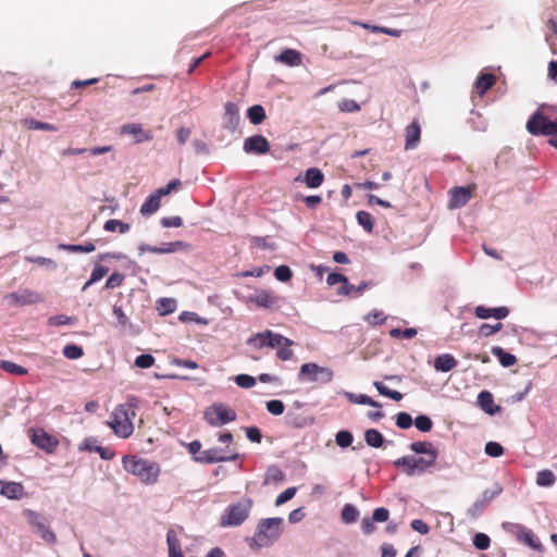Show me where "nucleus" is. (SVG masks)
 Returning <instances> with one entry per match:
<instances>
[{
    "instance_id": "nucleus-16",
    "label": "nucleus",
    "mask_w": 557,
    "mask_h": 557,
    "mask_svg": "<svg viewBox=\"0 0 557 557\" xmlns=\"http://www.w3.org/2000/svg\"><path fill=\"white\" fill-rule=\"evenodd\" d=\"M474 314L476 318L482 320H486L490 318L503 320L508 317L509 309L507 307L487 308L485 306H476L474 308Z\"/></svg>"
},
{
    "instance_id": "nucleus-42",
    "label": "nucleus",
    "mask_w": 557,
    "mask_h": 557,
    "mask_svg": "<svg viewBox=\"0 0 557 557\" xmlns=\"http://www.w3.org/2000/svg\"><path fill=\"white\" fill-rule=\"evenodd\" d=\"M77 322L75 317H70L66 314H55L48 319V324L51 326H63V325H73Z\"/></svg>"
},
{
    "instance_id": "nucleus-54",
    "label": "nucleus",
    "mask_w": 557,
    "mask_h": 557,
    "mask_svg": "<svg viewBox=\"0 0 557 557\" xmlns=\"http://www.w3.org/2000/svg\"><path fill=\"white\" fill-rule=\"evenodd\" d=\"M472 543L476 549L485 550L491 545V539L485 533H476L473 536Z\"/></svg>"
},
{
    "instance_id": "nucleus-50",
    "label": "nucleus",
    "mask_w": 557,
    "mask_h": 557,
    "mask_svg": "<svg viewBox=\"0 0 557 557\" xmlns=\"http://www.w3.org/2000/svg\"><path fill=\"white\" fill-rule=\"evenodd\" d=\"M62 352L64 357L71 360H76L84 355L83 348L76 344L65 345Z\"/></svg>"
},
{
    "instance_id": "nucleus-52",
    "label": "nucleus",
    "mask_w": 557,
    "mask_h": 557,
    "mask_svg": "<svg viewBox=\"0 0 557 557\" xmlns=\"http://www.w3.org/2000/svg\"><path fill=\"white\" fill-rule=\"evenodd\" d=\"M484 453L493 458L500 457L504 454V447L498 442H487L484 447Z\"/></svg>"
},
{
    "instance_id": "nucleus-18",
    "label": "nucleus",
    "mask_w": 557,
    "mask_h": 557,
    "mask_svg": "<svg viewBox=\"0 0 557 557\" xmlns=\"http://www.w3.org/2000/svg\"><path fill=\"white\" fill-rule=\"evenodd\" d=\"M421 127L418 121H412L405 131V149H416L420 143Z\"/></svg>"
},
{
    "instance_id": "nucleus-27",
    "label": "nucleus",
    "mask_w": 557,
    "mask_h": 557,
    "mask_svg": "<svg viewBox=\"0 0 557 557\" xmlns=\"http://www.w3.org/2000/svg\"><path fill=\"white\" fill-rule=\"evenodd\" d=\"M491 352H492L493 356H495L498 359L499 363L504 368H509V367H511V366L517 363L516 356L512 355L511 352L506 351L500 346H493L491 348Z\"/></svg>"
},
{
    "instance_id": "nucleus-53",
    "label": "nucleus",
    "mask_w": 557,
    "mask_h": 557,
    "mask_svg": "<svg viewBox=\"0 0 557 557\" xmlns=\"http://www.w3.org/2000/svg\"><path fill=\"white\" fill-rule=\"evenodd\" d=\"M274 276L277 281L285 283L292 278L293 272L288 265L281 264L275 268Z\"/></svg>"
},
{
    "instance_id": "nucleus-4",
    "label": "nucleus",
    "mask_w": 557,
    "mask_h": 557,
    "mask_svg": "<svg viewBox=\"0 0 557 557\" xmlns=\"http://www.w3.org/2000/svg\"><path fill=\"white\" fill-rule=\"evenodd\" d=\"M253 502L249 497H244L236 503L230 504L220 518V527H239L249 517Z\"/></svg>"
},
{
    "instance_id": "nucleus-37",
    "label": "nucleus",
    "mask_w": 557,
    "mask_h": 557,
    "mask_svg": "<svg viewBox=\"0 0 557 557\" xmlns=\"http://www.w3.org/2000/svg\"><path fill=\"white\" fill-rule=\"evenodd\" d=\"M176 300L173 298H160L158 300L157 310L160 315H168L176 310Z\"/></svg>"
},
{
    "instance_id": "nucleus-12",
    "label": "nucleus",
    "mask_w": 557,
    "mask_h": 557,
    "mask_svg": "<svg viewBox=\"0 0 557 557\" xmlns=\"http://www.w3.org/2000/svg\"><path fill=\"white\" fill-rule=\"evenodd\" d=\"M243 150L247 154H265L270 151V143L264 136L256 134L244 140Z\"/></svg>"
},
{
    "instance_id": "nucleus-8",
    "label": "nucleus",
    "mask_w": 557,
    "mask_h": 557,
    "mask_svg": "<svg viewBox=\"0 0 557 557\" xmlns=\"http://www.w3.org/2000/svg\"><path fill=\"white\" fill-rule=\"evenodd\" d=\"M333 376L332 369L314 362L304 363L298 372V380L300 382L327 384L333 380Z\"/></svg>"
},
{
    "instance_id": "nucleus-19",
    "label": "nucleus",
    "mask_w": 557,
    "mask_h": 557,
    "mask_svg": "<svg viewBox=\"0 0 557 557\" xmlns=\"http://www.w3.org/2000/svg\"><path fill=\"white\" fill-rule=\"evenodd\" d=\"M478 404L487 414H495L500 411V407L495 405L493 394L488 391H481L478 395Z\"/></svg>"
},
{
    "instance_id": "nucleus-17",
    "label": "nucleus",
    "mask_w": 557,
    "mask_h": 557,
    "mask_svg": "<svg viewBox=\"0 0 557 557\" xmlns=\"http://www.w3.org/2000/svg\"><path fill=\"white\" fill-rule=\"evenodd\" d=\"M471 198V190L467 186L455 187L450 190L449 208H461L468 203Z\"/></svg>"
},
{
    "instance_id": "nucleus-34",
    "label": "nucleus",
    "mask_w": 557,
    "mask_h": 557,
    "mask_svg": "<svg viewBox=\"0 0 557 557\" xmlns=\"http://www.w3.org/2000/svg\"><path fill=\"white\" fill-rule=\"evenodd\" d=\"M345 396L352 404L368 405V406L375 407V408L381 407V404H379L376 400L372 399L371 397H369L368 395H364V394H354V393L346 392Z\"/></svg>"
},
{
    "instance_id": "nucleus-20",
    "label": "nucleus",
    "mask_w": 557,
    "mask_h": 557,
    "mask_svg": "<svg viewBox=\"0 0 557 557\" xmlns=\"http://www.w3.org/2000/svg\"><path fill=\"white\" fill-rule=\"evenodd\" d=\"M313 422V419L308 418L307 416L297 412L295 410H288L285 416L286 425L294 429H301L307 425H310Z\"/></svg>"
},
{
    "instance_id": "nucleus-31",
    "label": "nucleus",
    "mask_w": 557,
    "mask_h": 557,
    "mask_svg": "<svg viewBox=\"0 0 557 557\" xmlns=\"http://www.w3.org/2000/svg\"><path fill=\"white\" fill-rule=\"evenodd\" d=\"M58 249L69 252L89 253L96 250V245L92 242H87L85 244H59Z\"/></svg>"
},
{
    "instance_id": "nucleus-29",
    "label": "nucleus",
    "mask_w": 557,
    "mask_h": 557,
    "mask_svg": "<svg viewBox=\"0 0 557 557\" xmlns=\"http://www.w3.org/2000/svg\"><path fill=\"white\" fill-rule=\"evenodd\" d=\"M275 60L289 66H296L301 62V53L295 49H285L275 57Z\"/></svg>"
},
{
    "instance_id": "nucleus-32",
    "label": "nucleus",
    "mask_w": 557,
    "mask_h": 557,
    "mask_svg": "<svg viewBox=\"0 0 557 557\" xmlns=\"http://www.w3.org/2000/svg\"><path fill=\"white\" fill-rule=\"evenodd\" d=\"M364 442L372 448H381L385 442V438L379 430L368 429L364 432Z\"/></svg>"
},
{
    "instance_id": "nucleus-60",
    "label": "nucleus",
    "mask_w": 557,
    "mask_h": 557,
    "mask_svg": "<svg viewBox=\"0 0 557 557\" xmlns=\"http://www.w3.org/2000/svg\"><path fill=\"white\" fill-rule=\"evenodd\" d=\"M108 272L109 269L107 267L96 263L88 280V284H94L100 281Z\"/></svg>"
},
{
    "instance_id": "nucleus-39",
    "label": "nucleus",
    "mask_w": 557,
    "mask_h": 557,
    "mask_svg": "<svg viewBox=\"0 0 557 557\" xmlns=\"http://www.w3.org/2000/svg\"><path fill=\"white\" fill-rule=\"evenodd\" d=\"M520 542L527 544L528 546H530L531 548H533L535 550H540V552L543 550V545L540 542V540L535 536L533 531L528 529L527 527L524 529V532H523V535H522Z\"/></svg>"
},
{
    "instance_id": "nucleus-64",
    "label": "nucleus",
    "mask_w": 557,
    "mask_h": 557,
    "mask_svg": "<svg viewBox=\"0 0 557 557\" xmlns=\"http://www.w3.org/2000/svg\"><path fill=\"white\" fill-rule=\"evenodd\" d=\"M486 505L482 503L480 499H476L471 507L468 509V516L475 519L480 517L485 510Z\"/></svg>"
},
{
    "instance_id": "nucleus-26",
    "label": "nucleus",
    "mask_w": 557,
    "mask_h": 557,
    "mask_svg": "<svg viewBox=\"0 0 557 557\" xmlns=\"http://www.w3.org/2000/svg\"><path fill=\"white\" fill-rule=\"evenodd\" d=\"M372 285V282L363 281L360 285L355 286L354 284H350L347 281L346 285H342L337 289L338 295H345V296H351V297H359L366 288Z\"/></svg>"
},
{
    "instance_id": "nucleus-41",
    "label": "nucleus",
    "mask_w": 557,
    "mask_h": 557,
    "mask_svg": "<svg viewBox=\"0 0 557 557\" xmlns=\"http://www.w3.org/2000/svg\"><path fill=\"white\" fill-rule=\"evenodd\" d=\"M0 369L14 375H25L28 370L9 360H0Z\"/></svg>"
},
{
    "instance_id": "nucleus-9",
    "label": "nucleus",
    "mask_w": 557,
    "mask_h": 557,
    "mask_svg": "<svg viewBox=\"0 0 557 557\" xmlns=\"http://www.w3.org/2000/svg\"><path fill=\"white\" fill-rule=\"evenodd\" d=\"M205 420L211 426H221L236 420V412L222 403L213 404L206 409Z\"/></svg>"
},
{
    "instance_id": "nucleus-28",
    "label": "nucleus",
    "mask_w": 557,
    "mask_h": 557,
    "mask_svg": "<svg viewBox=\"0 0 557 557\" xmlns=\"http://www.w3.org/2000/svg\"><path fill=\"white\" fill-rule=\"evenodd\" d=\"M121 132L123 134L140 135L136 139V143H143L152 139L151 131H144L140 124H125L122 126Z\"/></svg>"
},
{
    "instance_id": "nucleus-21",
    "label": "nucleus",
    "mask_w": 557,
    "mask_h": 557,
    "mask_svg": "<svg viewBox=\"0 0 557 557\" xmlns=\"http://www.w3.org/2000/svg\"><path fill=\"white\" fill-rule=\"evenodd\" d=\"M0 490V495L9 498V499H20L24 494V486L18 482H2Z\"/></svg>"
},
{
    "instance_id": "nucleus-33",
    "label": "nucleus",
    "mask_w": 557,
    "mask_h": 557,
    "mask_svg": "<svg viewBox=\"0 0 557 557\" xmlns=\"http://www.w3.org/2000/svg\"><path fill=\"white\" fill-rule=\"evenodd\" d=\"M359 510L352 504H345L341 511V519L346 524L355 523L359 518Z\"/></svg>"
},
{
    "instance_id": "nucleus-25",
    "label": "nucleus",
    "mask_w": 557,
    "mask_h": 557,
    "mask_svg": "<svg viewBox=\"0 0 557 557\" xmlns=\"http://www.w3.org/2000/svg\"><path fill=\"white\" fill-rule=\"evenodd\" d=\"M496 78L495 75L492 73H481L475 83L474 88L478 92V95L482 96L484 95L492 86L495 84Z\"/></svg>"
},
{
    "instance_id": "nucleus-7",
    "label": "nucleus",
    "mask_w": 557,
    "mask_h": 557,
    "mask_svg": "<svg viewBox=\"0 0 557 557\" xmlns=\"http://www.w3.org/2000/svg\"><path fill=\"white\" fill-rule=\"evenodd\" d=\"M545 107L546 104H542L527 122V131L533 136L557 135V120H550L541 111Z\"/></svg>"
},
{
    "instance_id": "nucleus-3",
    "label": "nucleus",
    "mask_w": 557,
    "mask_h": 557,
    "mask_svg": "<svg viewBox=\"0 0 557 557\" xmlns=\"http://www.w3.org/2000/svg\"><path fill=\"white\" fill-rule=\"evenodd\" d=\"M137 403L138 399L132 396L128 398L127 404L132 408L131 410H127L123 405L114 410L109 425L117 436L127 438L133 434L134 426L132 419L136 416L134 408L137 407Z\"/></svg>"
},
{
    "instance_id": "nucleus-59",
    "label": "nucleus",
    "mask_w": 557,
    "mask_h": 557,
    "mask_svg": "<svg viewBox=\"0 0 557 557\" xmlns=\"http://www.w3.org/2000/svg\"><path fill=\"white\" fill-rule=\"evenodd\" d=\"M234 382L242 388H251L256 384V379L249 374H238L234 377Z\"/></svg>"
},
{
    "instance_id": "nucleus-13",
    "label": "nucleus",
    "mask_w": 557,
    "mask_h": 557,
    "mask_svg": "<svg viewBox=\"0 0 557 557\" xmlns=\"http://www.w3.org/2000/svg\"><path fill=\"white\" fill-rule=\"evenodd\" d=\"M9 302L16 306L33 305L42 301V296L30 289H20L7 296Z\"/></svg>"
},
{
    "instance_id": "nucleus-1",
    "label": "nucleus",
    "mask_w": 557,
    "mask_h": 557,
    "mask_svg": "<svg viewBox=\"0 0 557 557\" xmlns=\"http://www.w3.org/2000/svg\"><path fill=\"white\" fill-rule=\"evenodd\" d=\"M284 519L281 517L260 519L252 537H247L246 542L250 549L260 550L271 547L278 541L283 534Z\"/></svg>"
},
{
    "instance_id": "nucleus-44",
    "label": "nucleus",
    "mask_w": 557,
    "mask_h": 557,
    "mask_svg": "<svg viewBox=\"0 0 557 557\" xmlns=\"http://www.w3.org/2000/svg\"><path fill=\"white\" fill-rule=\"evenodd\" d=\"M503 493V486L499 483H495L492 488L483 491L481 498H479L486 506Z\"/></svg>"
},
{
    "instance_id": "nucleus-62",
    "label": "nucleus",
    "mask_w": 557,
    "mask_h": 557,
    "mask_svg": "<svg viewBox=\"0 0 557 557\" xmlns=\"http://www.w3.org/2000/svg\"><path fill=\"white\" fill-rule=\"evenodd\" d=\"M297 492V488L295 486H290L286 488L284 492L278 494V496L275 499V506H281L285 504L286 502L290 500Z\"/></svg>"
},
{
    "instance_id": "nucleus-35",
    "label": "nucleus",
    "mask_w": 557,
    "mask_h": 557,
    "mask_svg": "<svg viewBox=\"0 0 557 557\" xmlns=\"http://www.w3.org/2000/svg\"><path fill=\"white\" fill-rule=\"evenodd\" d=\"M247 117L253 125L261 124L265 119V111L261 104H253L247 110Z\"/></svg>"
},
{
    "instance_id": "nucleus-36",
    "label": "nucleus",
    "mask_w": 557,
    "mask_h": 557,
    "mask_svg": "<svg viewBox=\"0 0 557 557\" xmlns=\"http://www.w3.org/2000/svg\"><path fill=\"white\" fill-rule=\"evenodd\" d=\"M556 481V475L552 470L544 469L537 472L536 474V484L542 487H549L554 485Z\"/></svg>"
},
{
    "instance_id": "nucleus-56",
    "label": "nucleus",
    "mask_w": 557,
    "mask_h": 557,
    "mask_svg": "<svg viewBox=\"0 0 557 557\" xmlns=\"http://www.w3.org/2000/svg\"><path fill=\"white\" fill-rule=\"evenodd\" d=\"M267 410L273 416H281L285 410V405L280 399H271L265 404Z\"/></svg>"
},
{
    "instance_id": "nucleus-43",
    "label": "nucleus",
    "mask_w": 557,
    "mask_h": 557,
    "mask_svg": "<svg viewBox=\"0 0 557 557\" xmlns=\"http://www.w3.org/2000/svg\"><path fill=\"white\" fill-rule=\"evenodd\" d=\"M354 442V435L348 430H341L335 434V443L341 448L349 447Z\"/></svg>"
},
{
    "instance_id": "nucleus-46",
    "label": "nucleus",
    "mask_w": 557,
    "mask_h": 557,
    "mask_svg": "<svg viewBox=\"0 0 557 557\" xmlns=\"http://www.w3.org/2000/svg\"><path fill=\"white\" fill-rule=\"evenodd\" d=\"M502 528L507 533L513 535L519 542L523 535L525 527L520 523L503 522Z\"/></svg>"
},
{
    "instance_id": "nucleus-45",
    "label": "nucleus",
    "mask_w": 557,
    "mask_h": 557,
    "mask_svg": "<svg viewBox=\"0 0 557 557\" xmlns=\"http://www.w3.org/2000/svg\"><path fill=\"white\" fill-rule=\"evenodd\" d=\"M356 219L359 225H361L364 231L368 233H371L373 231V218L372 215L367 211H358L356 214Z\"/></svg>"
},
{
    "instance_id": "nucleus-51",
    "label": "nucleus",
    "mask_w": 557,
    "mask_h": 557,
    "mask_svg": "<svg viewBox=\"0 0 557 557\" xmlns=\"http://www.w3.org/2000/svg\"><path fill=\"white\" fill-rule=\"evenodd\" d=\"M26 261L36 263L40 267H46L47 269L52 271H54L58 268V264L53 259L46 257H26Z\"/></svg>"
},
{
    "instance_id": "nucleus-30",
    "label": "nucleus",
    "mask_w": 557,
    "mask_h": 557,
    "mask_svg": "<svg viewBox=\"0 0 557 557\" xmlns=\"http://www.w3.org/2000/svg\"><path fill=\"white\" fill-rule=\"evenodd\" d=\"M161 206V200L152 193L150 194L144 203L140 206L139 212L144 216H148L158 211Z\"/></svg>"
},
{
    "instance_id": "nucleus-40",
    "label": "nucleus",
    "mask_w": 557,
    "mask_h": 557,
    "mask_svg": "<svg viewBox=\"0 0 557 557\" xmlns=\"http://www.w3.org/2000/svg\"><path fill=\"white\" fill-rule=\"evenodd\" d=\"M129 228H131V225L128 223H125V222H122V221L115 220V219L106 221V223L103 225V230L106 232H115L117 230L121 234L127 233L129 231Z\"/></svg>"
},
{
    "instance_id": "nucleus-47",
    "label": "nucleus",
    "mask_w": 557,
    "mask_h": 557,
    "mask_svg": "<svg viewBox=\"0 0 557 557\" xmlns=\"http://www.w3.org/2000/svg\"><path fill=\"white\" fill-rule=\"evenodd\" d=\"M285 479L284 472L276 466L267 469L264 484L270 482H282Z\"/></svg>"
},
{
    "instance_id": "nucleus-6",
    "label": "nucleus",
    "mask_w": 557,
    "mask_h": 557,
    "mask_svg": "<svg viewBox=\"0 0 557 557\" xmlns=\"http://www.w3.org/2000/svg\"><path fill=\"white\" fill-rule=\"evenodd\" d=\"M247 346L255 349H263V348H277L282 345L293 346L294 341L283 336L282 334L275 333L271 330H265L263 332H258L252 334L246 341Z\"/></svg>"
},
{
    "instance_id": "nucleus-48",
    "label": "nucleus",
    "mask_w": 557,
    "mask_h": 557,
    "mask_svg": "<svg viewBox=\"0 0 557 557\" xmlns=\"http://www.w3.org/2000/svg\"><path fill=\"white\" fill-rule=\"evenodd\" d=\"M161 247H162V252L164 255V253H173V252H176L180 250H186L190 246L186 242L175 240V242H170V243H163L161 245Z\"/></svg>"
},
{
    "instance_id": "nucleus-10",
    "label": "nucleus",
    "mask_w": 557,
    "mask_h": 557,
    "mask_svg": "<svg viewBox=\"0 0 557 557\" xmlns=\"http://www.w3.org/2000/svg\"><path fill=\"white\" fill-rule=\"evenodd\" d=\"M30 441L35 446L47 454H52L59 445V440L47 433L44 429H32Z\"/></svg>"
},
{
    "instance_id": "nucleus-22",
    "label": "nucleus",
    "mask_w": 557,
    "mask_h": 557,
    "mask_svg": "<svg viewBox=\"0 0 557 557\" xmlns=\"http://www.w3.org/2000/svg\"><path fill=\"white\" fill-rule=\"evenodd\" d=\"M258 307L265 309H274L277 305V298L268 290H260L256 296L250 298Z\"/></svg>"
},
{
    "instance_id": "nucleus-58",
    "label": "nucleus",
    "mask_w": 557,
    "mask_h": 557,
    "mask_svg": "<svg viewBox=\"0 0 557 557\" xmlns=\"http://www.w3.org/2000/svg\"><path fill=\"white\" fill-rule=\"evenodd\" d=\"M23 513H24V517L26 518L27 522L33 528H37L38 524H40L41 522H44L46 520L40 513H38L37 511H35L33 509H25Z\"/></svg>"
},
{
    "instance_id": "nucleus-57",
    "label": "nucleus",
    "mask_w": 557,
    "mask_h": 557,
    "mask_svg": "<svg viewBox=\"0 0 557 557\" xmlns=\"http://www.w3.org/2000/svg\"><path fill=\"white\" fill-rule=\"evenodd\" d=\"M156 359L150 354H141L136 357L134 364L140 369H148L153 366Z\"/></svg>"
},
{
    "instance_id": "nucleus-55",
    "label": "nucleus",
    "mask_w": 557,
    "mask_h": 557,
    "mask_svg": "<svg viewBox=\"0 0 557 557\" xmlns=\"http://www.w3.org/2000/svg\"><path fill=\"white\" fill-rule=\"evenodd\" d=\"M502 327H503V324L500 322H498L494 325L488 324V323H483L479 327V335L481 337H490V336L494 335L495 333H497L498 331H500Z\"/></svg>"
},
{
    "instance_id": "nucleus-23",
    "label": "nucleus",
    "mask_w": 557,
    "mask_h": 557,
    "mask_svg": "<svg viewBox=\"0 0 557 557\" xmlns=\"http://www.w3.org/2000/svg\"><path fill=\"white\" fill-rule=\"evenodd\" d=\"M409 448L416 455H424L425 457H437L438 456L436 448L433 446V444L431 442H428V441L412 442L409 445Z\"/></svg>"
},
{
    "instance_id": "nucleus-24",
    "label": "nucleus",
    "mask_w": 557,
    "mask_h": 557,
    "mask_svg": "<svg viewBox=\"0 0 557 557\" xmlns=\"http://www.w3.org/2000/svg\"><path fill=\"white\" fill-rule=\"evenodd\" d=\"M457 364V359L450 354H442L434 360V368L440 372H448L456 368Z\"/></svg>"
},
{
    "instance_id": "nucleus-2",
    "label": "nucleus",
    "mask_w": 557,
    "mask_h": 557,
    "mask_svg": "<svg viewBox=\"0 0 557 557\" xmlns=\"http://www.w3.org/2000/svg\"><path fill=\"white\" fill-rule=\"evenodd\" d=\"M123 469L137 476L145 484H153L158 481L160 466L145 458L136 456H124L122 458Z\"/></svg>"
},
{
    "instance_id": "nucleus-49",
    "label": "nucleus",
    "mask_w": 557,
    "mask_h": 557,
    "mask_svg": "<svg viewBox=\"0 0 557 557\" xmlns=\"http://www.w3.org/2000/svg\"><path fill=\"white\" fill-rule=\"evenodd\" d=\"M414 426L420 432H430L433 428V421L432 419L426 414H419L413 420Z\"/></svg>"
},
{
    "instance_id": "nucleus-61",
    "label": "nucleus",
    "mask_w": 557,
    "mask_h": 557,
    "mask_svg": "<svg viewBox=\"0 0 557 557\" xmlns=\"http://www.w3.org/2000/svg\"><path fill=\"white\" fill-rule=\"evenodd\" d=\"M412 417L408 412L401 411L396 414V425L399 429H409L412 425Z\"/></svg>"
},
{
    "instance_id": "nucleus-63",
    "label": "nucleus",
    "mask_w": 557,
    "mask_h": 557,
    "mask_svg": "<svg viewBox=\"0 0 557 557\" xmlns=\"http://www.w3.org/2000/svg\"><path fill=\"white\" fill-rule=\"evenodd\" d=\"M123 281L124 274L115 271L107 278L104 287L110 289L119 287L123 283Z\"/></svg>"
},
{
    "instance_id": "nucleus-11",
    "label": "nucleus",
    "mask_w": 557,
    "mask_h": 557,
    "mask_svg": "<svg viewBox=\"0 0 557 557\" xmlns=\"http://www.w3.org/2000/svg\"><path fill=\"white\" fill-rule=\"evenodd\" d=\"M225 451L226 450L223 448H210L201 451L199 456H195L193 459L196 462L209 465L215 462L234 461L239 458L238 453L226 455Z\"/></svg>"
},
{
    "instance_id": "nucleus-5",
    "label": "nucleus",
    "mask_w": 557,
    "mask_h": 557,
    "mask_svg": "<svg viewBox=\"0 0 557 557\" xmlns=\"http://www.w3.org/2000/svg\"><path fill=\"white\" fill-rule=\"evenodd\" d=\"M437 457H416L407 455L394 461L396 468H401L408 476L421 475L436 466Z\"/></svg>"
},
{
    "instance_id": "nucleus-15",
    "label": "nucleus",
    "mask_w": 557,
    "mask_h": 557,
    "mask_svg": "<svg viewBox=\"0 0 557 557\" xmlns=\"http://www.w3.org/2000/svg\"><path fill=\"white\" fill-rule=\"evenodd\" d=\"M324 181L323 172L318 168H309L304 175H298L295 182H304L309 188H318Z\"/></svg>"
},
{
    "instance_id": "nucleus-14",
    "label": "nucleus",
    "mask_w": 557,
    "mask_h": 557,
    "mask_svg": "<svg viewBox=\"0 0 557 557\" xmlns=\"http://www.w3.org/2000/svg\"><path fill=\"white\" fill-rule=\"evenodd\" d=\"M240 123L239 109L234 102H226L224 107L223 127L235 133Z\"/></svg>"
},
{
    "instance_id": "nucleus-38",
    "label": "nucleus",
    "mask_w": 557,
    "mask_h": 557,
    "mask_svg": "<svg viewBox=\"0 0 557 557\" xmlns=\"http://www.w3.org/2000/svg\"><path fill=\"white\" fill-rule=\"evenodd\" d=\"M36 529V532L39 534V536L47 543L53 544L57 541L55 533L50 529V527L47 523V520L38 524Z\"/></svg>"
}]
</instances>
